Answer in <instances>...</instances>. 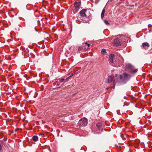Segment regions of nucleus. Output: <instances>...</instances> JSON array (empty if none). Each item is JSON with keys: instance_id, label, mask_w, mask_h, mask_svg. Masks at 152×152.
Here are the masks:
<instances>
[{"instance_id": "nucleus-1", "label": "nucleus", "mask_w": 152, "mask_h": 152, "mask_svg": "<svg viewBox=\"0 0 152 152\" xmlns=\"http://www.w3.org/2000/svg\"><path fill=\"white\" fill-rule=\"evenodd\" d=\"M131 75L126 73H124L123 75H120L119 77L117 78V81L120 83H125L131 78Z\"/></svg>"}, {"instance_id": "nucleus-2", "label": "nucleus", "mask_w": 152, "mask_h": 152, "mask_svg": "<svg viewBox=\"0 0 152 152\" xmlns=\"http://www.w3.org/2000/svg\"><path fill=\"white\" fill-rule=\"evenodd\" d=\"M125 69L126 70H129L131 73L134 74L137 71V70L135 69L134 67L130 64H127L126 65Z\"/></svg>"}, {"instance_id": "nucleus-3", "label": "nucleus", "mask_w": 152, "mask_h": 152, "mask_svg": "<svg viewBox=\"0 0 152 152\" xmlns=\"http://www.w3.org/2000/svg\"><path fill=\"white\" fill-rule=\"evenodd\" d=\"M88 11L87 10L84 9L81 10L80 12V15H78L77 17V19L78 20H76V21L79 20L80 21H81L79 20V19L81 18V17H86L88 16V15H87V12Z\"/></svg>"}, {"instance_id": "nucleus-4", "label": "nucleus", "mask_w": 152, "mask_h": 152, "mask_svg": "<svg viewBox=\"0 0 152 152\" xmlns=\"http://www.w3.org/2000/svg\"><path fill=\"white\" fill-rule=\"evenodd\" d=\"M106 83H113V86H112L111 88L113 89L115 88V81L113 75H111L108 77Z\"/></svg>"}, {"instance_id": "nucleus-5", "label": "nucleus", "mask_w": 152, "mask_h": 152, "mask_svg": "<svg viewBox=\"0 0 152 152\" xmlns=\"http://www.w3.org/2000/svg\"><path fill=\"white\" fill-rule=\"evenodd\" d=\"M88 120L86 118H81L79 120L78 124L81 126H85L88 124Z\"/></svg>"}, {"instance_id": "nucleus-6", "label": "nucleus", "mask_w": 152, "mask_h": 152, "mask_svg": "<svg viewBox=\"0 0 152 152\" xmlns=\"http://www.w3.org/2000/svg\"><path fill=\"white\" fill-rule=\"evenodd\" d=\"M114 55L113 54H110L109 56V59L110 62L112 63L115 64L116 66H119V63L118 61L115 60V61H114Z\"/></svg>"}, {"instance_id": "nucleus-7", "label": "nucleus", "mask_w": 152, "mask_h": 152, "mask_svg": "<svg viewBox=\"0 0 152 152\" xmlns=\"http://www.w3.org/2000/svg\"><path fill=\"white\" fill-rule=\"evenodd\" d=\"M114 43L117 46L121 45L120 41L118 38H116L115 39Z\"/></svg>"}, {"instance_id": "nucleus-8", "label": "nucleus", "mask_w": 152, "mask_h": 152, "mask_svg": "<svg viewBox=\"0 0 152 152\" xmlns=\"http://www.w3.org/2000/svg\"><path fill=\"white\" fill-rule=\"evenodd\" d=\"M81 4L79 2H75L74 4V6L76 8V10L78 11L80 7Z\"/></svg>"}, {"instance_id": "nucleus-9", "label": "nucleus", "mask_w": 152, "mask_h": 152, "mask_svg": "<svg viewBox=\"0 0 152 152\" xmlns=\"http://www.w3.org/2000/svg\"><path fill=\"white\" fill-rule=\"evenodd\" d=\"M105 12V10L104 9L102 12L101 14V18L102 20H103V18L104 15V13Z\"/></svg>"}, {"instance_id": "nucleus-10", "label": "nucleus", "mask_w": 152, "mask_h": 152, "mask_svg": "<svg viewBox=\"0 0 152 152\" xmlns=\"http://www.w3.org/2000/svg\"><path fill=\"white\" fill-rule=\"evenodd\" d=\"M142 45L143 47L145 48V47H149V44L148 42H145L143 43L142 44Z\"/></svg>"}, {"instance_id": "nucleus-11", "label": "nucleus", "mask_w": 152, "mask_h": 152, "mask_svg": "<svg viewBox=\"0 0 152 152\" xmlns=\"http://www.w3.org/2000/svg\"><path fill=\"white\" fill-rule=\"evenodd\" d=\"M32 139L34 141L36 142L38 141V138L37 136H34L32 137Z\"/></svg>"}, {"instance_id": "nucleus-12", "label": "nucleus", "mask_w": 152, "mask_h": 152, "mask_svg": "<svg viewBox=\"0 0 152 152\" xmlns=\"http://www.w3.org/2000/svg\"><path fill=\"white\" fill-rule=\"evenodd\" d=\"M101 53L102 54L104 55L106 53V49H103L101 51Z\"/></svg>"}, {"instance_id": "nucleus-13", "label": "nucleus", "mask_w": 152, "mask_h": 152, "mask_svg": "<svg viewBox=\"0 0 152 152\" xmlns=\"http://www.w3.org/2000/svg\"><path fill=\"white\" fill-rule=\"evenodd\" d=\"M103 21L104 23L107 25H109L110 24L108 22V21L106 20H104Z\"/></svg>"}, {"instance_id": "nucleus-14", "label": "nucleus", "mask_w": 152, "mask_h": 152, "mask_svg": "<svg viewBox=\"0 0 152 152\" xmlns=\"http://www.w3.org/2000/svg\"><path fill=\"white\" fill-rule=\"evenodd\" d=\"M83 49V48L82 47H79L78 48V51L79 52L82 50Z\"/></svg>"}, {"instance_id": "nucleus-15", "label": "nucleus", "mask_w": 152, "mask_h": 152, "mask_svg": "<svg viewBox=\"0 0 152 152\" xmlns=\"http://www.w3.org/2000/svg\"><path fill=\"white\" fill-rule=\"evenodd\" d=\"M64 79H63V78H62V79H60V82H61V83H62L63 82V81H64Z\"/></svg>"}, {"instance_id": "nucleus-16", "label": "nucleus", "mask_w": 152, "mask_h": 152, "mask_svg": "<svg viewBox=\"0 0 152 152\" xmlns=\"http://www.w3.org/2000/svg\"><path fill=\"white\" fill-rule=\"evenodd\" d=\"M2 150V147L1 145L0 144V151H1Z\"/></svg>"}, {"instance_id": "nucleus-17", "label": "nucleus", "mask_w": 152, "mask_h": 152, "mask_svg": "<svg viewBox=\"0 0 152 152\" xmlns=\"http://www.w3.org/2000/svg\"><path fill=\"white\" fill-rule=\"evenodd\" d=\"M88 48H89L90 47V44H88L87 45Z\"/></svg>"}, {"instance_id": "nucleus-18", "label": "nucleus", "mask_w": 152, "mask_h": 152, "mask_svg": "<svg viewBox=\"0 0 152 152\" xmlns=\"http://www.w3.org/2000/svg\"><path fill=\"white\" fill-rule=\"evenodd\" d=\"M88 44V43L87 42H86L85 43V44L87 45Z\"/></svg>"}, {"instance_id": "nucleus-19", "label": "nucleus", "mask_w": 152, "mask_h": 152, "mask_svg": "<svg viewBox=\"0 0 152 152\" xmlns=\"http://www.w3.org/2000/svg\"><path fill=\"white\" fill-rule=\"evenodd\" d=\"M109 89V88H107V90H108V89Z\"/></svg>"}]
</instances>
